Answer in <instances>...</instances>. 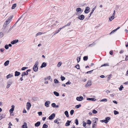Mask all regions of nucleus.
Instances as JSON below:
<instances>
[{"mask_svg":"<svg viewBox=\"0 0 128 128\" xmlns=\"http://www.w3.org/2000/svg\"><path fill=\"white\" fill-rule=\"evenodd\" d=\"M13 16V15L10 16L4 22L2 28L4 30H6L7 29V26L11 21Z\"/></svg>","mask_w":128,"mask_h":128,"instance_id":"obj_1","label":"nucleus"},{"mask_svg":"<svg viewBox=\"0 0 128 128\" xmlns=\"http://www.w3.org/2000/svg\"><path fill=\"white\" fill-rule=\"evenodd\" d=\"M38 61H36L35 62V64L33 67V69L34 71L36 72L38 71Z\"/></svg>","mask_w":128,"mask_h":128,"instance_id":"obj_2","label":"nucleus"},{"mask_svg":"<svg viewBox=\"0 0 128 128\" xmlns=\"http://www.w3.org/2000/svg\"><path fill=\"white\" fill-rule=\"evenodd\" d=\"M30 70H30V69L28 70H27L26 71V72H24L22 73V74L21 75L22 76H24L25 75H27L28 74V72L30 71Z\"/></svg>","mask_w":128,"mask_h":128,"instance_id":"obj_3","label":"nucleus"},{"mask_svg":"<svg viewBox=\"0 0 128 128\" xmlns=\"http://www.w3.org/2000/svg\"><path fill=\"white\" fill-rule=\"evenodd\" d=\"M55 116V114L53 113L49 117L48 119L50 120H52L54 118Z\"/></svg>","mask_w":128,"mask_h":128,"instance_id":"obj_4","label":"nucleus"},{"mask_svg":"<svg viewBox=\"0 0 128 128\" xmlns=\"http://www.w3.org/2000/svg\"><path fill=\"white\" fill-rule=\"evenodd\" d=\"M83 99L82 96H80V97H77L76 98V100H77L80 101L82 100Z\"/></svg>","mask_w":128,"mask_h":128,"instance_id":"obj_5","label":"nucleus"},{"mask_svg":"<svg viewBox=\"0 0 128 128\" xmlns=\"http://www.w3.org/2000/svg\"><path fill=\"white\" fill-rule=\"evenodd\" d=\"M31 106V104L30 102H27L26 104V108L28 110L30 109Z\"/></svg>","mask_w":128,"mask_h":128,"instance_id":"obj_6","label":"nucleus"},{"mask_svg":"<svg viewBox=\"0 0 128 128\" xmlns=\"http://www.w3.org/2000/svg\"><path fill=\"white\" fill-rule=\"evenodd\" d=\"M50 102L47 100L45 103L44 105L46 107H49V104H50Z\"/></svg>","mask_w":128,"mask_h":128,"instance_id":"obj_7","label":"nucleus"},{"mask_svg":"<svg viewBox=\"0 0 128 128\" xmlns=\"http://www.w3.org/2000/svg\"><path fill=\"white\" fill-rule=\"evenodd\" d=\"M84 15L82 14L79 16L78 17V19L82 20L84 19Z\"/></svg>","mask_w":128,"mask_h":128,"instance_id":"obj_8","label":"nucleus"},{"mask_svg":"<svg viewBox=\"0 0 128 128\" xmlns=\"http://www.w3.org/2000/svg\"><path fill=\"white\" fill-rule=\"evenodd\" d=\"M90 8L88 7H86V8L84 12L86 14L88 13L90 11Z\"/></svg>","mask_w":128,"mask_h":128,"instance_id":"obj_9","label":"nucleus"},{"mask_svg":"<svg viewBox=\"0 0 128 128\" xmlns=\"http://www.w3.org/2000/svg\"><path fill=\"white\" fill-rule=\"evenodd\" d=\"M92 85V82L90 80H88L87 84L85 85L86 87L90 86Z\"/></svg>","mask_w":128,"mask_h":128,"instance_id":"obj_10","label":"nucleus"},{"mask_svg":"<svg viewBox=\"0 0 128 128\" xmlns=\"http://www.w3.org/2000/svg\"><path fill=\"white\" fill-rule=\"evenodd\" d=\"M18 42V40H13L11 42V44H14L17 43Z\"/></svg>","mask_w":128,"mask_h":128,"instance_id":"obj_11","label":"nucleus"},{"mask_svg":"<svg viewBox=\"0 0 128 128\" xmlns=\"http://www.w3.org/2000/svg\"><path fill=\"white\" fill-rule=\"evenodd\" d=\"M93 122L94 123V124H97V122L98 121V118H93Z\"/></svg>","mask_w":128,"mask_h":128,"instance_id":"obj_12","label":"nucleus"},{"mask_svg":"<svg viewBox=\"0 0 128 128\" xmlns=\"http://www.w3.org/2000/svg\"><path fill=\"white\" fill-rule=\"evenodd\" d=\"M12 108L10 110V113L12 112H13L14 110V105H12L11 106Z\"/></svg>","mask_w":128,"mask_h":128,"instance_id":"obj_13","label":"nucleus"},{"mask_svg":"<svg viewBox=\"0 0 128 128\" xmlns=\"http://www.w3.org/2000/svg\"><path fill=\"white\" fill-rule=\"evenodd\" d=\"M60 120V118H57L54 121V122L55 123L58 124L59 123V121Z\"/></svg>","mask_w":128,"mask_h":128,"instance_id":"obj_14","label":"nucleus"},{"mask_svg":"<svg viewBox=\"0 0 128 128\" xmlns=\"http://www.w3.org/2000/svg\"><path fill=\"white\" fill-rule=\"evenodd\" d=\"M20 74V72L17 71H16L15 72V76H19Z\"/></svg>","mask_w":128,"mask_h":128,"instance_id":"obj_15","label":"nucleus"},{"mask_svg":"<svg viewBox=\"0 0 128 128\" xmlns=\"http://www.w3.org/2000/svg\"><path fill=\"white\" fill-rule=\"evenodd\" d=\"M46 66V63L43 62L42 63L41 66H40L41 68H42L43 67H45Z\"/></svg>","mask_w":128,"mask_h":128,"instance_id":"obj_16","label":"nucleus"},{"mask_svg":"<svg viewBox=\"0 0 128 128\" xmlns=\"http://www.w3.org/2000/svg\"><path fill=\"white\" fill-rule=\"evenodd\" d=\"M22 128H28L27 124L26 122H24V124L22 126Z\"/></svg>","mask_w":128,"mask_h":128,"instance_id":"obj_17","label":"nucleus"},{"mask_svg":"<svg viewBox=\"0 0 128 128\" xmlns=\"http://www.w3.org/2000/svg\"><path fill=\"white\" fill-rule=\"evenodd\" d=\"M71 121L68 120L65 124V126H68L70 125V123L71 122Z\"/></svg>","mask_w":128,"mask_h":128,"instance_id":"obj_18","label":"nucleus"},{"mask_svg":"<svg viewBox=\"0 0 128 128\" xmlns=\"http://www.w3.org/2000/svg\"><path fill=\"white\" fill-rule=\"evenodd\" d=\"M40 122H38L35 124V126L36 127H38L40 126Z\"/></svg>","mask_w":128,"mask_h":128,"instance_id":"obj_19","label":"nucleus"},{"mask_svg":"<svg viewBox=\"0 0 128 128\" xmlns=\"http://www.w3.org/2000/svg\"><path fill=\"white\" fill-rule=\"evenodd\" d=\"M87 100H91V101H95L96 99L94 98H87Z\"/></svg>","mask_w":128,"mask_h":128,"instance_id":"obj_20","label":"nucleus"},{"mask_svg":"<svg viewBox=\"0 0 128 128\" xmlns=\"http://www.w3.org/2000/svg\"><path fill=\"white\" fill-rule=\"evenodd\" d=\"M13 76V75L12 74H9L6 76V78L7 79H8L9 78H11Z\"/></svg>","mask_w":128,"mask_h":128,"instance_id":"obj_21","label":"nucleus"},{"mask_svg":"<svg viewBox=\"0 0 128 128\" xmlns=\"http://www.w3.org/2000/svg\"><path fill=\"white\" fill-rule=\"evenodd\" d=\"M5 115L4 114H0V120L4 118Z\"/></svg>","mask_w":128,"mask_h":128,"instance_id":"obj_22","label":"nucleus"},{"mask_svg":"<svg viewBox=\"0 0 128 128\" xmlns=\"http://www.w3.org/2000/svg\"><path fill=\"white\" fill-rule=\"evenodd\" d=\"M71 23V22H68L67 24L65 25L64 26H63L62 27V28H64L65 27H66L67 26H69L70 25Z\"/></svg>","mask_w":128,"mask_h":128,"instance_id":"obj_23","label":"nucleus"},{"mask_svg":"<svg viewBox=\"0 0 128 128\" xmlns=\"http://www.w3.org/2000/svg\"><path fill=\"white\" fill-rule=\"evenodd\" d=\"M9 61L8 60L6 61L4 63V65L5 66H7L9 64Z\"/></svg>","mask_w":128,"mask_h":128,"instance_id":"obj_24","label":"nucleus"},{"mask_svg":"<svg viewBox=\"0 0 128 128\" xmlns=\"http://www.w3.org/2000/svg\"><path fill=\"white\" fill-rule=\"evenodd\" d=\"M12 83V82H8V83L6 87V88H8L10 86L11 84Z\"/></svg>","mask_w":128,"mask_h":128,"instance_id":"obj_25","label":"nucleus"},{"mask_svg":"<svg viewBox=\"0 0 128 128\" xmlns=\"http://www.w3.org/2000/svg\"><path fill=\"white\" fill-rule=\"evenodd\" d=\"M54 95L56 96H58L59 95V93L56 92H54Z\"/></svg>","mask_w":128,"mask_h":128,"instance_id":"obj_26","label":"nucleus"},{"mask_svg":"<svg viewBox=\"0 0 128 128\" xmlns=\"http://www.w3.org/2000/svg\"><path fill=\"white\" fill-rule=\"evenodd\" d=\"M64 114L66 116L68 117L69 116L68 112L67 111H66L64 112Z\"/></svg>","mask_w":128,"mask_h":128,"instance_id":"obj_27","label":"nucleus"},{"mask_svg":"<svg viewBox=\"0 0 128 128\" xmlns=\"http://www.w3.org/2000/svg\"><path fill=\"white\" fill-rule=\"evenodd\" d=\"M16 6V4H14L13 5L12 7V9H14L15 8V7Z\"/></svg>","mask_w":128,"mask_h":128,"instance_id":"obj_28","label":"nucleus"},{"mask_svg":"<svg viewBox=\"0 0 128 128\" xmlns=\"http://www.w3.org/2000/svg\"><path fill=\"white\" fill-rule=\"evenodd\" d=\"M100 121L102 122H104L106 124H107L108 123V122L106 121V120H101Z\"/></svg>","mask_w":128,"mask_h":128,"instance_id":"obj_29","label":"nucleus"},{"mask_svg":"<svg viewBox=\"0 0 128 128\" xmlns=\"http://www.w3.org/2000/svg\"><path fill=\"white\" fill-rule=\"evenodd\" d=\"M76 11L77 12H81V9L80 8H78L76 9Z\"/></svg>","mask_w":128,"mask_h":128,"instance_id":"obj_30","label":"nucleus"},{"mask_svg":"<svg viewBox=\"0 0 128 128\" xmlns=\"http://www.w3.org/2000/svg\"><path fill=\"white\" fill-rule=\"evenodd\" d=\"M48 126L46 124H44L43 125L42 128H48Z\"/></svg>","mask_w":128,"mask_h":128,"instance_id":"obj_31","label":"nucleus"},{"mask_svg":"<svg viewBox=\"0 0 128 128\" xmlns=\"http://www.w3.org/2000/svg\"><path fill=\"white\" fill-rule=\"evenodd\" d=\"M88 57L87 56H85L83 57V60L84 61H86L88 59Z\"/></svg>","mask_w":128,"mask_h":128,"instance_id":"obj_32","label":"nucleus"},{"mask_svg":"<svg viewBox=\"0 0 128 128\" xmlns=\"http://www.w3.org/2000/svg\"><path fill=\"white\" fill-rule=\"evenodd\" d=\"M95 44L96 43L95 42H94L92 44H90L89 46L92 47L93 46H94L95 45Z\"/></svg>","mask_w":128,"mask_h":128,"instance_id":"obj_33","label":"nucleus"},{"mask_svg":"<svg viewBox=\"0 0 128 128\" xmlns=\"http://www.w3.org/2000/svg\"><path fill=\"white\" fill-rule=\"evenodd\" d=\"M81 106V104H79L78 105H76L75 106V108H78L80 107Z\"/></svg>","mask_w":128,"mask_h":128,"instance_id":"obj_34","label":"nucleus"},{"mask_svg":"<svg viewBox=\"0 0 128 128\" xmlns=\"http://www.w3.org/2000/svg\"><path fill=\"white\" fill-rule=\"evenodd\" d=\"M110 118L109 117H107L105 118V120L108 122L109 120H110Z\"/></svg>","mask_w":128,"mask_h":128,"instance_id":"obj_35","label":"nucleus"},{"mask_svg":"<svg viewBox=\"0 0 128 128\" xmlns=\"http://www.w3.org/2000/svg\"><path fill=\"white\" fill-rule=\"evenodd\" d=\"M123 88H124V87L122 85H121L120 86V87L119 88V90H120L121 91Z\"/></svg>","mask_w":128,"mask_h":128,"instance_id":"obj_36","label":"nucleus"},{"mask_svg":"<svg viewBox=\"0 0 128 128\" xmlns=\"http://www.w3.org/2000/svg\"><path fill=\"white\" fill-rule=\"evenodd\" d=\"M109 66V64L108 63H106V64H104L102 65L101 66V67H102L103 66Z\"/></svg>","mask_w":128,"mask_h":128,"instance_id":"obj_37","label":"nucleus"},{"mask_svg":"<svg viewBox=\"0 0 128 128\" xmlns=\"http://www.w3.org/2000/svg\"><path fill=\"white\" fill-rule=\"evenodd\" d=\"M74 110H70V115H72L74 113Z\"/></svg>","mask_w":128,"mask_h":128,"instance_id":"obj_38","label":"nucleus"},{"mask_svg":"<svg viewBox=\"0 0 128 128\" xmlns=\"http://www.w3.org/2000/svg\"><path fill=\"white\" fill-rule=\"evenodd\" d=\"M60 78L62 81H63L65 79V78L64 76H61Z\"/></svg>","mask_w":128,"mask_h":128,"instance_id":"obj_39","label":"nucleus"},{"mask_svg":"<svg viewBox=\"0 0 128 128\" xmlns=\"http://www.w3.org/2000/svg\"><path fill=\"white\" fill-rule=\"evenodd\" d=\"M87 124H91V121L89 120H88L87 121Z\"/></svg>","mask_w":128,"mask_h":128,"instance_id":"obj_40","label":"nucleus"},{"mask_svg":"<svg viewBox=\"0 0 128 128\" xmlns=\"http://www.w3.org/2000/svg\"><path fill=\"white\" fill-rule=\"evenodd\" d=\"M75 124H76V125H78V120L77 119H76L75 120Z\"/></svg>","mask_w":128,"mask_h":128,"instance_id":"obj_41","label":"nucleus"},{"mask_svg":"<svg viewBox=\"0 0 128 128\" xmlns=\"http://www.w3.org/2000/svg\"><path fill=\"white\" fill-rule=\"evenodd\" d=\"M4 36V34L2 32H0V38L3 37Z\"/></svg>","mask_w":128,"mask_h":128,"instance_id":"obj_42","label":"nucleus"},{"mask_svg":"<svg viewBox=\"0 0 128 128\" xmlns=\"http://www.w3.org/2000/svg\"><path fill=\"white\" fill-rule=\"evenodd\" d=\"M54 82L56 84H57L58 83L59 81L57 79H55L54 80Z\"/></svg>","mask_w":128,"mask_h":128,"instance_id":"obj_43","label":"nucleus"},{"mask_svg":"<svg viewBox=\"0 0 128 128\" xmlns=\"http://www.w3.org/2000/svg\"><path fill=\"white\" fill-rule=\"evenodd\" d=\"M42 34V32H39L37 33L36 35V37L40 35H41Z\"/></svg>","mask_w":128,"mask_h":128,"instance_id":"obj_44","label":"nucleus"},{"mask_svg":"<svg viewBox=\"0 0 128 128\" xmlns=\"http://www.w3.org/2000/svg\"><path fill=\"white\" fill-rule=\"evenodd\" d=\"M107 101V100L106 98H104L103 99H102V100H100V102H106Z\"/></svg>","mask_w":128,"mask_h":128,"instance_id":"obj_45","label":"nucleus"},{"mask_svg":"<svg viewBox=\"0 0 128 128\" xmlns=\"http://www.w3.org/2000/svg\"><path fill=\"white\" fill-rule=\"evenodd\" d=\"M114 112L115 115H116L119 114V112L117 111L116 110H114Z\"/></svg>","mask_w":128,"mask_h":128,"instance_id":"obj_46","label":"nucleus"},{"mask_svg":"<svg viewBox=\"0 0 128 128\" xmlns=\"http://www.w3.org/2000/svg\"><path fill=\"white\" fill-rule=\"evenodd\" d=\"M96 124H92V128H96Z\"/></svg>","mask_w":128,"mask_h":128,"instance_id":"obj_47","label":"nucleus"},{"mask_svg":"<svg viewBox=\"0 0 128 128\" xmlns=\"http://www.w3.org/2000/svg\"><path fill=\"white\" fill-rule=\"evenodd\" d=\"M114 17H112V16L109 18V21H111L112 20H113L114 19Z\"/></svg>","mask_w":128,"mask_h":128,"instance_id":"obj_48","label":"nucleus"},{"mask_svg":"<svg viewBox=\"0 0 128 128\" xmlns=\"http://www.w3.org/2000/svg\"><path fill=\"white\" fill-rule=\"evenodd\" d=\"M97 111L94 110H93L92 111V113L94 114H96L97 113Z\"/></svg>","mask_w":128,"mask_h":128,"instance_id":"obj_49","label":"nucleus"},{"mask_svg":"<svg viewBox=\"0 0 128 128\" xmlns=\"http://www.w3.org/2000/svg\"><path fill=\"white\" fill-rule=\"evenodd\" d=\"M76 68L78 69H79L80 68V66L78 64L76 65L75 66Z\"/></svg>","mask_w":128,"mask_h":128,"instance_id":"obj_50","label":"nucleus"},{"mask_svg":"<svg viewBox=\"0 0 128 128\" xmlns=\"http://www.w3.org/2000/svg\"><path fill=\"white\" fill-rule=\"evenodd\" d=\"M62 64V63L60 62H59L57 64V66L58 67H60Z\"/></svg>","mask_w":128,"mask_h":128,"instance_id":"obj_51","label":"nucleus"},{"mask_svg":"<svg viewBox=\"0 0 128 128\" xmlns=\"http://www.w3.org/2000/svg\"><path fill=\"white\" fill-rule=\"evenodd\" d=\"M52 106L54 108L55 107V106H56V104L54 103H53L52 104H51Z\"/></svg>","mask_w":128,"mask_h":128,"instance_id":"obj_52","label":"nucleus"},{"mask_svg":"<svg viewBox=\"0 0 128 128\" xmlns=\"http://www.w3.org/2000/svg\"><path fill=\"white\" fill-rule=\"evenodd\" d=\"M4 48L6 49H8L9 48L8 45V44L4 46Z\"/></svg>","mask_w":128,"mask_h":128,"instance_id":"obj_53","label":"nucleus"},{"mask_svg":"<svg viewBox=\"0 0 128 128\" xmlns=\"http://www.w3.org/2000/svg\"><path fill=\"white\" fill-rule=\"evenodd\" d=\"M38 114L39 116H41L42 115V112H38Z\"/></svg>","mask_w":128,"mask_h":128,"instance_id":"obj_54","label":"nucleus"},{"mask_svg":"<svg viewBox=\"0 0 128 128\" xmlns=\"http://www.w3.org/2000/svg\"><path fill=\"white\" fill-rule=\"evenodd\" d=\"M115 14V11L114 10V13L112 15V17H114V16Z\"/></svg>","mask_w":128,"mask_h":128,"instance_id":"obj_55","label":"nucleus"},{"mask_svg":"<svg viewBox=\"0 0 128 128\" xmlns=\"http://www.w3.org/2000/svg\"><path fill=\"white\" fill-rule=\"evenodd\" d=\"M80 60V57H78L77 59V62H79Z\"/></svg>","mask_w":128,"mask_h":128,"instance_id":"obj_56","label":"nucleus"},{"mask_svg":"<svg viewBox=\"0 0 128 128\" xmlns=\"http://www.w3.org/2000/svg\"><path fill=\"white\" fill-rule=\"evenodd\" d=\"M71 84V82H70L69 81H68L66 83V85L70 84Z\"/></svg>","mask_w":128,"mask_h":128,"instance_id":"obj_57","label":"nucleus"},{"mask_svg":"<svg viewBox=\"0 0 128 128\" xmlns=\"http://www.w3.org/2000/svg\"><path fill=\"white\" fill-rule=\"evenodd\" d=\"M28 67H23L22 68V70H25L26 68H27Z\"/></svg>","mask_w":128,"mask_h":128,"instance_id":"obj_58","label":"nucleus"},{"mask_svg":"<svg viewBox=\"0 0 128 128\" xmlns=\"http://www.w3.org/2000/svg\"><path fill=\"white\" fill-rule=\"evenodd\" d=\"M93 70H90V71H88V72H86V74H90L92 72V71H93Z\"/></svg>","mask_w":128,"mask_h":128,"instance_id":"obj_59","label":"nucleus"},{"mask_svg":"<svg viewBox=\"0 0 128 128\" xmlns=\"http://www.w3.org/2000/svg\"><path fill=\"white\" fill-rule=\"evenodd\" d=\"M13 26L11 28H10L9 30L8 31V33L10 31L12 30V29L13 28Z\"/></svg>","mask_w":128,"mask_h":128,"instance_id":"obj_60","label":"nucleus"},{"mask_svg":"<svg viewBox=\"0 0 128 128\" xmlns=\"http://www.w3.org/2000/svg\"><path fill=\"white\" fill-rule=\"evenodd\" d=\"M113 51L112 50H111L110 52L109 53L110 55H112L113 54Z\"/></svg>","mask_w":128,"mask_h":128,"instance_id":"obj_61","label":"nucleus"},{"mask_svg":"<svg viewBox=\"0 0 128 128\" xmlns=\"http://www.w3.org/2000/svg\"><path fill=\"white\" fill-rule=\"evenodd\" d=\"M58 32L57 30L56 31H55V32H54V35L58 33Z\"/></svg>","mask_w":128,"mask_h":128,"instance_id":"obj_62","label":"nucleus"},{"mask_svg":"<svg viewBox=\"0 0 128 128\" xmlns=\"http://www.w3.org/2000/svg\"><path fill=\"white\" fill-rule=\"evenodd\" d=\"M4 50H5V49H4L1 48L0 50L1 52H4Z\"/></svg>","mask_w":128,"mask_h":128,"instance_id":"obj_63","label":"nucleus"},{"mask_svg":"<svg viewBox=\"0 0 128 128\" xmlns=\"http://www.w3.org/2000/svg\"><path fill=\"white\" fill-rule=\"evenodd\" d=\"M86 122H84L83 124V126L84 127H85L86 126Z\"/></svg>","mask_w":128,"mask_h":128,"instance_id":"obj_64","label":"nucleus"}]
</instances>
